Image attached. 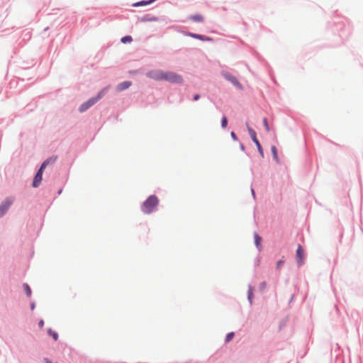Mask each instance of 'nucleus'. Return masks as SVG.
Segmentation results:
<instances>
[{"mask_svg":"<svg viewBox=\"0 0 363 363\" xmlns=\"http://www.w3.org/2000/svg\"><path fill=\"white\" fill-rule=\"evenodd\" d=\"M147 76L157 81L164 80L178 84L183 82V79L180 75L172 72H164L160 69L150 71L147 73Z\"/></svg>","mask_w":363,"mask_h":363,"instance_id":"obj_1","label":"nucleus"},{"mask_svg":"<svg viewBox=\"0 0 363 363\" xmlns=\"http://www.w3.org/2000/svg\"><path fill=\"white\" fill-rule=\"evenodd\" d=\"M159 201L156 196H150L143 203L141 209L145 213H152L158 205Z\"/></svg>","mask_w":363,"mask_h":363,"instance_id":"obj_2","label":"nucleus"},{"mask_svg":"<svg viewBox=\"0 0 363 363\" xmlns=\"http://www.w3.org/2000/svg\"><path fill=\"white\" fill-rule=\"evenodd\" d=\"M108 88H104L101 91H100L97 95L94 98H91L89 99L87 101L83 103L79 108V111L82 113L85 111H86L88 108H89L91 106H92L94 104H96L99 99H101L106 93Z\"/></svg>","mask_w":363,"mask_h":363,"instance_id":"obj_3","label":"nucleus"},{"mask_svg":"<svg viewBox=\"0 0 363 363\" xmlns=\"http://www.w3.org/2000/svg\"><path fill=\"white\" fill-rule=\"evenodd\" d=\"M13 203V199L7 198L0 206V217H2Z\"/></svg>","mask_w":363,"mask_h":363,"instance_id":"obj_4","label":"nucleus"},{"mask_svg":"<svg viewBox=\"0 0 363 363\" xmlns=\"http://www.w3.org/2000/svg\"><path fill=\"white\" fill-rule=\"evenodd\" d=\"M43 169L42 167H40L37 174H35L34 179H33V187H38L39 186V184H40L41 181H42V175H43Z\"/></svg>","mask_w":363,"mask_h":363,"instance_id":"obj_5","label":"nucleus"},{"mask_svg":"<svg viewBox=\"0 0 363 363\" xmlns=\"http://www.w3.org/2000/svg\"><path fill=\"white\" fill-rule=\"evenodd\" d=\"M296 259L299 265L302 264L304 259V252L301 245H298L296 250Z\"/></svg>","mask_w":363,"mask_h":363,"instance_id":"obj_6","label":"nucleus"},{"mask_svg":"<svg viewBox=\"0 0 363 363\" xmlns=\"http://www.w3.org/2000/svg\"><path fill=\"white\" fill-rule=\"evenodd\" d=\"M223 76L227 80L233 84L242 89L241 84H240V82L238 81V79L235 77H233V75H231L228 73L224 74Z\"/></svg>","mask_w":363,"mask_h":363,"instance_id":"obj_7","label":"nucleus"},{"mask_svg":"<svg viewBox=\"0 0 363 363\" xmlns=\"http://www.w3.org/2000/svg\"><path fill=\"white\" fill-rule=\"evenodd\" d=\"M132 83L130 81H125L118 84L116 86V90L118 91H122L131 86Z\"/></svg>","mask_w":363,"mask_h":363,"instance_id":"obj_8","label":"nucleus"},{"mask_svg":"<svg viewBox=\"0 0 363 363\" xmlns=\"http://www.w3.org/2000/svg\"><path fill=\"white\" fill-rule=\"evenodd\" d=\"M57 160V157H50L48 159H47L45 162H43V163L42 164L41 167L43 169H45V167L50 164H53Z\"/></svg>","mask_w":363,"mask_h":363,"instance_id":"obj_9","label":"nucleus"},{"mask_svg":"<svg viewBox=\"0 0 363 363\" xmlns=\"http://www.w3.org/2000/svg\"><path fill=\"white\" fill-rule=\"evenodd\" d=\"M247 130H248V133H249L252 141L254 143H256L257 141H258V140L257 138L256 132L252 128H251L249 125H247Z\"/></svg>","mask_w":363,"mask_h":363,"instance_id":"obj_10","label":"nucleus"},{"mask_svg":"<svg viewBox=\"0 0 363 363\" xmlns=\"http://www.w3.org/2000/svg\"><path fill=\"white\" fill-rule=\"evenodd\" d=\"M189 35L190 36H191L192 38H196V39H199V40H211L208 37H206L204 35H199V34L189 33Z\"/></svg>","mask_w":363,"mask_h":363,"instance_id":"obj_11","label":"nucleus"},{"mask_svg":"<svg viewBox=\"0 0 363 363\" xmlns=\"http://www.w3.org/2000/svg\"><path fill=\"white\" fill-rule=\"evenodd\" d=\"M271 151H272L274 160L277 163H279V157H278L277 149V147L274 145L271 147Z\"/></svg>","mask_w":363,"mask_h":363,"instance_id":"obj_12","label":"nucleus"},{"mask_svg":"<svg viewBox=\"0 0 363 363\" xmlns=\"http://www.w3.org/2000/svg\"><path fill=\"white\" fill-rule=\"evenodd\" d=\"M189 18L196 22H201L203 20V16L200 14L191 16H190Z\"/></svg>","mask_w":363,"mask_h":363,"instance_id":"obj_13","label":"nucleus"},{"mask_svg":"<svg viewBox=\"0 0 363 363\" xmlns=\"http://www.w3.org/2000/svg\"><path fill=\"white\" fill-rule=\"evenodd\" d=\"M255 236V245L259 249L260 247H261V241H262V238L261 237L259 236V235L257 233H255L254 235Z\"/></svg>","mask_w":363,"mask_h":363,"instance_id":"obj_14","label":"nucleus"},{"mask_svg":"<svg viewBox=\"0 0 363 363\" xmlns=\"http://www.w3.org/2000/svg\"><path fill=\"white\" fill-rule=\"evenodd\" d=\"M23 288L26 294V295L30 297L31 296V289L30 286L27 284H23Z\"/></svg>","mask_w":363,"mask_h":363,"instance_id":"obj_15","label":"nucleus"},{"mask_svg":"<svg viewBox=\"0 0 363 363\" xmlns=\"http://www.w3.org/2000/svg\"><path fill=\"white\" fill-rule=\"evenodd\" d=\"M255 143V145H256V146H257V150H258V151H259V154H260L261 157H264V151H263V149H262V146H261V145H260V143H259V140H258V141H257V142H256V143Z\"/></svg>","mask_w":363,"mask_h":363,"instance_id":"obj_16","label":"nucleus"},{"mask_svg":"<svg viewBox=\"0 0 363 363\" xmlns=\"http://www.w3.org/2000/svg\"><path fill=\"white\" fill-rule=\"evenodd\" d=\"M155 0H150L148 1H140V2H138V3H135L134 4V6H143V5H147V4H149L152 2H153Z\"/></svg>","mask_w":363,"mask_h":363,"instance_id":"obj_17","label":"nucleus"},{"mask_svg":"<svg viewBox=\"0 0 363 363\" xmlns=\"http://www.w3.org/2000/svg\"><path fill=\"white\" fill-rule=\"evenodd\" d=\"M48 334L52 337V338L55 340H57L58 339V335L56 332L55 331H52L51 329H49L48 330Z\"/></svg>","mask_w":363,"mask_h":363,"instance_id":"obj_18","label":"nucleus"},{"mask_svg":"<svg viewBox=\"0 0 363 363\" xmlns=\"http://www.w3.org/2000/svg\"><path fill=\"white\" fill-rule=\"evenodd\" d=\"M132 40H133L132 37L130 35H127V36L123 37L121 38V42L123 43H130V42H132Z\"/></svg>","mask_w":363,"mask_h":363,"instance_id":"obj_19","label":"nucleus"},{"mask_svg":"<svg viewBox=\"0 0 363 363\" xmlns=\"http://www.w3.org/2000/svg\"><path fill=\"white\" fill-rule=\"evenodd\" d=\"M227 124H228V120H227V118L226 116H223L222 118V121H221V126L223 128H225L227 127Z\"/></svg>","mask_w":363,"mask_h":363,"instance_id":"obj_20","label":"nucleus"},{"mask_svg":"<svg viewBox=\"0 0 363 363\" xmlns=\"http://www.w3.org/2000/svg\"><path fill=\"white\" fill-rule=\"evenodd\" d=\"M234 337V333H230L227 335L226 336V338H225V342H230Z\"/></svg>","mask_w":363,"mask_h":363,"instance_id":"obj_21","label":"nucleus"},{"mask_svg":"<svg viewBox=\"0 0 363 363\" xmlns=\"http://www.w3.org/2000/svg\"><path fill=\"white\" fill-rule=\"evenodd\" d=\"M263 123H264V125L266 131L269 132V126L268 125L267 119L266 118H264L263 119Z\"/></svg>","mask_w":363,"mask_h":363,"instance_id":"obj_22","label":"nucleus"},{"mask_svg":"<svg viewBox=\"0 0 363 363\" xmlns=\"http://www.w3.org/2000/svg\"><path fill=\"white\" fill-rule=\"evenodd\" d=\"M230 135L234 140H237V136L234 132H231Z\"/></svg>","mask_w":363,"mask_h":363,"instance_id":"obj_23","label":"nucleus"},{"mask_svg":"<svg viewBox=\"0 0 363 363\" xmlns=\"http://www.w3.org/2000/svg\"><path fill=\"white\" fill-rule=\"evenodd\" d=\"M283 263H284V262L282 260L278 261L277 263V267L279 268Z\"/></svg>","mask_w":363,"mask_h":363,"instance_id":"obj_24","label":"nucleus"},{"mask_svg":"<svg viewBox=\"0 0 363 363\" xmlns=\"http://www.w3.org/2000/svg\"><path fill=\"white\" fill-rule=\"evenodd\" d=\"M38 325H39V327H40V328H42V327L43 326V325H44V321H43V320H41L39 322Z\"/></svg>","mask_w":363,"mask_h":363,"instance_id":"obj_25","label":"nucleus"},{"mask_svg":"<svg viewBox=\"0 0 363 363\" xmlns=\"http://www.w3.org/2000/svg\"><path fill=\"white\" fill-rule=\"evenodd\" d=\"M200 98V96L199 94H196L194 96V100L197 101Z\"/></svg>","mask_w":363,"mask_h":363,"instance_id":"obj_26","label":"nucleus"},{"mask_svg":"<svg viewBox=\"0 0 363 363\" xmlns=\"http://www.w3.org/2000/svg\"><path fill=\"white\" fill-rule=\"evenodd\" d=\"M265 286H266V284H265V282H263V283L262 284V288H265Z\"/></svg>","mask_w":363,"mask_h":363,"instance_id":"obj_27","label":"nucleus"},{"mask_svg":"<svg viewBox=\"0 0 363 363\" xmlns=\"http://www.w3.org/2000/svg\"><path fill=\"white\" fill-rule=\"evenodd\" d=\"M244 148H245V147H244V145H240V149H241V150H244Z\"/></svg>","mask_w":363,"mask_h":363,"instance_id":"obj_28","label":"nucleus"},{"mask_svg":"<svg viewBox=\"0 0 363 363\" xmlns=\"http://www.w3.org/2000/svg\"><path fill=\"white\" fill-rule=\"evenodd\" d=\"M31 308L33 309L34 308V304H32L31 305Z\"/></svg>","mask_w":363,"mask_h":363,"instance_id":"obj_29","label":"nucleus"}]
</instances>
